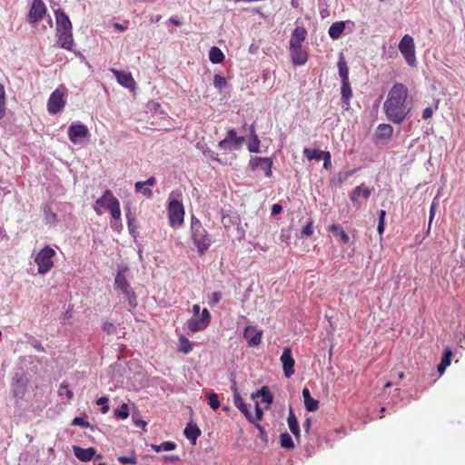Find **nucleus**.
I'll list each match as a JSON object with an SVG mask.
<instances>
[{
	"instance_id": "1",
	"label": "nucleus",
	"mask_w": 465,
	"mask_h": 465,
	"mask_svg": "<svg viewBox=\"0 0 465 465\" xmlns=\"http://www.w3.org/2000/svg\"><path fill=\"white\" fill-rule=\"evenodd\" d=\"M412 107V100L409 96L408 87L396 83L390 89L383 104V110L387 118L394 124H401Z\"/></svg>"
},
{
	"instance_id": "2",
	"label": "nucleus",
	"mask_w": 465,
	"mask_h": 465,
	"mask_svg": "<svg viewBox=\"0 0 465 465\" xmlns=\"http://www.w3.org/2000/svg\"><path fill=\"white\" fill-rule=\"evenodd\" d=\"M99 207L108 210L112 218L118 220L121 217L120 203L118 199L113 194L112 191L106 190L104 194L95 201L94 207L97 214H102Z\"/></svg>"
},
{
	"instance_id": "3",
	"label": "nucleus",
	"mask_w": 465,
	"mask_h": 465,
	"mask_svg": "<svg viewBox=\"0 0 465 465\" xmlns=\"http://www.w3.org/2000/svg\"><path fill=\"white\" fill-rule=\"evenodd\" d=\"M192 239L196 245L200 254H203L211 245V239L207 231L203 227L201 222L195 218H192Z\"/></svg>"
},
{
	"instance_id": "4",
	"label": "nucleus",
	"mask_w": 465,
	"mask_h": 465,
	"mask_svg": "<svg viewBox=\"0 0 465 465\" xmlns=\"http://www.w3.org/2000/svg\"><path fill=\"white\" fill-rule=\"evenodd\" d=\"M55 251L50 246H45L39 251L35 258L39 274H46L54 267L53 258L55 256Z\"/></svg>"
},
{
	"instance_id": "5",
	"label": "nucleus",
	"mask_w": 465,
	"mask_h": 465,
	"mask_svg": "<svg viewBox=\"0 0 465 465\" xmlns=\"http://www.w3.org/2000/svg\"><path fill=\"white\" fill-rule=\"evenodd\" d=\"M184 207L183 203L176 200L172 199L168 203L167 214L169 224L173 228H179L183 223L184 219Z\"/></svg>"
},
{
	"instance_id": "6",
	"label": "nucleus",
	"mask_w": 465,
	"mask_h": 465,
	"mask_svg": "<svg viewBox=\"0 0 465 465\" xmlns=\"http://www.w3.org/2000/svg\"><path fill=\"white\" fill-rule=\"evenodd\" d=\"M399 50L409 66L415 67L417 65L415 44L412 36L404 35L399 43Z\"/></svg>"
},
{
	"instance_id": "7",
	"label": "nucleus",
	"mask_w": 465,
	"mask_h": 465,
	"mask_svg": "<svg viewBox=\"0 0 465 465\" xmlns=\"http://www.w3.org/2000/svg\"><path fill=\"white\" fill-rule=\"evenodd\" d=\"M114 288L124 295L131 308L137 306L136 295L127 282L124 273L121 271L115 276Z\"/></svg>"
},
{
	"instance_id": "8",
	"label": "nucleus",
	"mask_w": 465,
	"mask_h": 465,
	"mask_svg": "<svg viewBox=\"0 0 465 465\" xmlns=\"http://www.w3.org/2000/svg\"><path fill=\"white\" fill-rule=\"evenodd\" d=\"M64 93L57 88L50 95L47 103V110L51 114H56L65 106Z\"/></svg>"
},
{
	"instance_id": "9",
	"label": "nucleus",
	"mask_w": 465,
	"mask_h": 465,
	"mask_svg": "<svg viewBox=\"0 0 465 465\" xmlns=\"http://www.w3.org/2000/svg\"><path fill=\"white\" fill-rule=\"evenodd\" d=\"M67 134L69 140L76 144L80 139H84L89 135V130L86 125L83 124H72L68 127Z\"/></svg>"
},
{
	"instance_id": "10",
	"label": "nucleus",
	"mask_w": 465,
	"mask_h": 465,
	"mask_svg": "<svg viewBox=\"0 0 465 465\" xmlns=\"http://www.w3.org/2000/svg\"><path fill=\"white\" fill-rule=\"evenodd\" d=\"M46 12L45 5L42 0H33L29 13L28 21L30 23H36L40 21Z\"/></svg>"
},
{
	"instance_id": "11",
	"label": "nucleus",
	"mask_w": 465,
	"mask_h": 465,
	"mask_svg": "<svg viewBox=\"0 0 465 465\" xmlns=\"http://www.w3.org/2000/svg\"><path fill=\"white\" fill-rule=\"evenodd\" d=\"M282 363L283 372L286 378H290L294 373V359L292 358V350L289 347L283 349L280 358Z\"/></svg>"
},
{
	"instance_id": "12",
	"label": "nucleus",
	"mask_w": 465,
	"mask_h": 465,
	"mask_svg": "<svg viewBox=\"0 0 465 465\" xmlns=\"http://www.w3.org/2000/svg\"><path fill=\"white\" fill-rule=\"evenodd\" d=\"M111 72L115 76L119 84L123 87L134 90L135 89V81L130 72H124L117 69H111Z\"/></svg>"
},
{
	"instance_id": "13",
	"label": "nucleus",
	"mask_w": 465,
	"mask_h": 465,
	"mask_svg": "<svg viewBox=\"0 0 465 465\" xmlns=\"http://www.w3.org/2000/svg\"><path fill=\"white\" fill-rule=\"evenodd\" d=\"M290 55L294 65H303L308 61V53L302 46H291Z\"/></svg>"
},
{
	"instance_id": "14",
	"label": "nucleus",
	"mask_w": 465,
	"mask_h": 465,
	"mask_svg": "<svg viewBox=\"0 0 465 465\" xmlns=\"http://www.w3.org/2000/svg\"><path fill=\"white\" fill-rule=\"evenodd\" d=\"M261 163L264 164V174L266 177H271L272 174V159L269 157H254L250 160V166L252 170L259 169Z\"/></svg>"
},
{
	"instance_id": "15",
	"label": "nucleus",
	"mask_w": 465,
	"mask_h": 465,
	"mask_svg": "<svg viewBox=\"0 0 465 465\" xmlns=\"http://www.w3.org/2000/svg\"><path fill=\"white\" fill-rule=\"evenodd\" d=\"M262 331L254 326H247L244 330L243 336L247 340L250 346H257L261 343Z\"/></svg>"
},
{
	"instance_id": "16",
	"label": "nucleus",
	"mask_w": 465,
	"mask_h": 465,
	"mask_svg": "<svg viewBox=\"0 0 465 465\" xmlns=\"http://www.w3.org/2000/svg\"><path fill=\"white\" fill-rule=\"evenodd\" d=\"M55 19H56V30H55L56 32L72 31L71 21L63 10L58 9L55 11Z\"/></svg>"
},
{
	"instance_id": "17",
	"label": "nucleus",
	"mask_w": 465,
	"mask_h": 465,
	"mask_svg": "<svg viewBox=\"0 0 465 465\" xmlns=\"http://www.w3.org/2000/svg\"><path fill=\"white\" fill-rule=\"evenodd\" d=\"M372 190L373 189H370L362 185L356 186L350 195V199L352 202L353 205L359 208V198L362 196L364 199H368L371 196Z\"/></svg>"
},
{
	"instance_id": "18",
	"label": "nucleus",
	"mask_w": 465,
	"mask_h": 465,
	"mask_svg": "<svg viewBox=\"0 0 465 465\" xmlns=\"http://www.w3.org/2000/svg\"><path fill=\"white\" fill-rule=\"evenodd\" d=\"M233 404L250 422H253V416L250 412L247 404L244 402L243 399L236 389H234L233 392Z\"/></svg>"
},
{
	"instance_id": "19",
	"label": "nucleus",
	"mask_w": 465,
	"mask_h": 465,
	"mask_svg": "<svg viewBox=\"0 0 465 465\" xmlns=\"http://www.w3.org/2000/svg\"><path fill=\"white\" fill-rule=\"evenodd\" d=\"M58 45L61 48L72 51L74 46V38L72 31L56 32Z\"/></svg>"
},
{
	"instance_id": "20",
	"label": "nucleus",
	"mask_w": 465,
	"mask_h": 465,
	"mask_svg": "<svg viewBox=\"0 0 465 465\" xmlns=\"http://www.w3.org/2000/svg\"><path fill=\"white\" fill-rule=\"evenodd\" d=\"M307 30L303 26H297L293 29L289 42L291 46H302V42L306 39Z\"/></svg>"
},
{
	"instance_id": "21",
	"label": "nucleus",
	"mask_w": 465,
	"mask_h": 465,
	"mask_svg": "<svg viewBox=\"0 0 465 465\" xmlns=\"http://www.w3.org/2000/svg\"><path fill=\"white\" fill-rule=\"evenodd\" d=\"M156 183L154 177H150L144 182H136L134 184L135 191L142 192L143 195L150 198L153 195V191L150 187Z\"/></svg>"
},
{
	"instance_id": "22",
	"label": "nucleus",
	"mask_w": 465,
	"mask_h": 465,
	"mask_svg": "<svg viewBox=\"0 0 465 465\" xmlns=\"http://www.w3.org/2000/svg\"><path fill=\"white\" fill-rule=\"evenodd\" d=\"M73 451L74 456L81 461H89L95 455V449L93 447L83 449L79 446H74Z\"/></svg>"
},
{
	"instance_id": "23",
	"label": "nucleus",
	"mask_w": 465,
	"mask_h": 465,
	"mask_svg": "<svg viewBox=\"0 0 465 465\" xmlns=\"http://www.w3.org/2000/svg\"><path fill=\"white\" fill-rule=\"evenodd\" d=\"M262 398V402L266 403L265 409H268L270 405L273 401V396L267 386H262L260 390H258L256 392H253L252 394V398Z\"/></svg>"
},
{
	"instance_id": "24",
	"label": "nucleus",
	"mask_w": 465,
	"mask_h": 465,
	"mask_svg": "<svg viewBox=\"0 0 465 465\" xmlns=\"http://www.w3.org/2000/svg\"><path fill=\"white\" fill-rule=\"evenodd\" d=\"M287 422L291 432L294 435L295 440L299 441L301 438L300 427L298 420L292 409H290Z\"/></svg>"
},
{
	"instance_id": "25",
	"label": "nucleus",
	"mask_w": 465,
	"mask_h": 465,
	"mask_svg": "<svg viewBox=\"0 0 465 465\" xmlns=\"http://www.w3.org/2000/svg\"><path fill=\"white\" fill-rule=\"evenodd\" d=\"M302 397L305 408L308 411H315L319 409V401L312 398L308 388L302 389Z\"/></svg>"
},
{
	"instance_id": "26",
	"label": "nucleus",
	"mask_w": 465,
	"mask_h": 465,
	"mask_svg": "<svg viewBox=\"0 0 465 465\" xmlns=\"http://www.w3.org/2000/svg\"><path fill=\"white\" fill-rule=\"evenodd\" d=\"M345 29V22L338 21L331 24L329 27L328 33L332 40H337L341 37Z\"/></svg>"
},
{
	"instance_id": "27",
	"label": "nucleus",
	"mask_w": 465,
	"mask_h": 465,
	"mask_svg": "<svg viewBox=\"0 0 465 465\" xmlns=\"http://www.w3.org/2000/svg\"><path fill=\"white\" fill-rule=\"evenodd\" d=\"M393 134V127L389 124H381L377 127L376 136L381 140H389Z\"/></svg>"
},
{
	"instance_id": "28",
	"label": "nucleus",
	"mask_w": 465,
	"mask_h": 465,
	"mask_svg": "<svg viewBox=\"0 0 465 465\" xmlns=\"http://www.w3.org/2000/svg\"><path fill=\"white\" fill-rule=\"evenodd\" d=\"M184 435L194 444L198 437L201 435V430L196 424L188 423L184 429Z\"/></svg>"
},
{
	"instance_id": "29",
	"label": "nucleus",
	"mask_w": 465,
	"mask_h": 465,
	"mask_svg": "<svg viewBox=\"0 0 465 465\" xmlns=\"http://www.w3.org/2000/svg\"><path fill=\"white\" fill-rule=\"evenodd\" d=\"M208 325L205 324L200 317H192L187 322V327L192 332H197L204 330Z\"/></svg>"
},
{
	"instance_id": "30",
	"label": "nucleus",
	"mask_w": 465,
	"mask_h": 465,
	"mask_svg": "<svg viewBox=\"0 0 465 465\" xmlns=\"http://www.w3.org/2000/svg\"><path fill=\"white\" fill-rule=\"evenodd\" d=\"M250 131H251V141L248 143V150L252 153H259L261 141L255 133L253 125L251 126Z\"/></svg>"
},
{
	"instance_id": "31",
	"label": "nucleus",
	"mask_w": 465,
	"mask_h": 465,
	"mask_svg": "<svg viewBox=\"0 0 465 465\" xmlns=\"http://www.w3.org/2000/svg\"><path fill=\"white\" fill-rule=\"evenodd\" d=\"M326 152L327 151H322V150H319V149H310V148H304L303 149V154L310 161H312V160H316V161L322 160V157L325 155Z\"/></svg>"
},
{
	"instance_id": "32",
	"label": "nucleus",
	"mask_w": 465,
	"mask_h": 465,
	"mask_svg": "<svg viewBox=\"0 0 465 465\" xmlns=\"http://www.w3.org/2000/svg\"><path fill=\"white\" fill-rule=\"evenodd\" d=\"M209 59L213 64H220L224 60V54L219 47L213 46L209 51Z\"/></svg>"
},
{
	"instance_id": "33",
	"label": "nucleus",
	"mask_w": 465,
	"mask_h": 465,
	"mask_svg": "<svg viewBox=\"0 0 465 465\" xmlns=\"http://www.w3.org/2000/svg\"><path fill=\"white\" fill-rule=\"evenodd\" d=\"M338 69L339 75L341 79V82L350 81L349 80V67L347 65L346 61L343 56H341L338 61Z\"/></svg>"
},
{
	"instance_id": "34",
	"label": "nucleus",
	"mask_w": 465,
	"mask_h": 465,
	"mask_svg": "<svg viewBox=\"0 0 465 465\" xmlns=\"http://www.w3.org/2000/svg\"><path fill=\"white\" fill-rule=\"evenodd\" d=\"M329 231L333 232L334 234L340 236L341 241L344 243H347L350 241L349 235L345 232V231L339 224H331L329 227Z\"/></svg>"
},
{
	"instance_id": "35",
	"label": "nucleus",
	"mask_w": 465,
	"mask_h": 465,
	"mask_svg": "<svg viewBox=\"0 0 465 465\" xmlns=\"http://www.w3.org/2000/svg\"><path fill=\"white\" fill-rule=\"evenodd\" d=\"M226 138L230 140L231 143H233L234 148H239V146L244 142L243 136H237L236 132L233 128L228 130Z\"/></svg>"
},
{
	"instance_id": "36",
	"label": "nucleus",
	"mask_w": 465,
	"mask_h": 465,
	"mask_svg": "<svg viewBox=\"0 0 465 465\" xmlns=\"http://www.w3.org/2000/svg\"><path fill=\"white\" fill-rule=\"evenodd\" d=\"M193 350L191 341L183 335L179 337V351L187 354Z\"/></svg>"
},
{
	"instance_id": "37",
	"label": "nucleus",
	"mask_w": 465,
	"mask_h": 465,
	"mask_svg": "<svg viewBox=\"0 0 465 465\" xmlns=\"http://www.w3.org/2000/svg\"><path fill=\"white\" fill-rule=\"evenodd\" d=\"M280 444L282 448L292 450L294 449V443L289 433L284 432L280 435Z\"/></svg>"
},
{
	"instance_id": "38",
	"label": "nucleus",
	"mask_w": 465,
	"mask_h": 465,
	"mask_svg": "<svg viewBox=\"0 0 465 465\" xmlns=\"http://www.w3.org/2000/svg\"><path fill=\"white\" fill-rule=\"evenodd\" d=\"M341 98L344 102L348 103V101L352 96V91L351 88L350 81L341 82Z\"/></svg>"
},
{
	"instance_id": "39",
	"label": "nucleus",
	"mask_w": 465,
	"mask_h": 465,
	"mask_svg": "<svg viewBox=\"0 0 465 465\" xmlns=\"http://www.w3.org/2000/svg\"><path fill=\"white\" fill-rule=\"evenodd\" d=\"M207 400L209 401V405L212 409L217 410L220 407V401L218 399V395L213 391H208L205 393Z\"/></svg>"
},
{
	"instance_id": "40",
	"label": "nucleus",
	"mask_w": 465,
	"mask_h": 465,
	"mask_svg": "<svg viewBox=\"0 0 465 465\" xmlns=\"http://www.w3.org/2000/svg\"><path fill=\"white\" fill-rule=\"evenodd\" d=\"M114 415L122 420L127 419L129 417V407L127 403H123L119 409H115Z\"/></svg>"
},
{
	"instance_id": "41",
	"label": "nucleus",
	"mask_w": 465,
	"mask_h": 465,
	"mask_svg": "<svg viewBox=\"0 0 465 465\" xmlns=\"http://www.w3.org/2000/svg\"><path fill=\"white\" fill-rule=\"evenodd\" d=\"M5 115V87L0 84V120Z\"/></svg>"
},
{
	"instance_id": "42",
	"label": "nucleus",
	"mask_w": 465,
	"mask_h": 465,
	"mask_svg": "<svg viewBox=\"0 0 465 465\" xmlns=\"http://www.w3.org/2000/svg\"><path fill=\"white\" fill-rule=\"evenodd\" d=\"M385 215L386 212L384 210H381L379 213V223L377 227V231L380 235H382L385 228Z\"/></svg>"
},
{
	"instance_id": "43",
	"label": "nucleus",
	"mask_w": 465,
	"mask_h": 465,
	"mask_svg": "<svg viewBox=\"0 0 465 465\" xmlns=\"http://www.w3.org/2000/svg\"><path fill=\"white\" fill-rule=\"evenodd\" d=\"M226 80L220 74H215L213 77V85L219 90L223 89L226 85Z\"/></svg>"
},
{
	"instance_id": "44",
	"label": "nucleus",
	"mask_w": 465,
	"mask_h": 465,
	"mask_svg": "<svg viewBox=\"0 0 465 465\" xmlns=\"http://www.w3.org/2000/svg\"><path fill=\"white\" fill-rule=\"evenodd\" d=\"M108 398L107 397H100L97 401H96V404L97 405H101L102 408H101V412L103 414H105L108 412L109 411V405H108Z\"/></svg>"
},
{
	"instance_id": "45",
	"label": "nucleus",
	"mask_w": 465,
	"mask_h": 465,
	"mask_svg": "<svg viewBox=\"0 0 465 465\" xmlns=\"http://www.w3.org/2000/svg\"><path fill=\"white\" fill-rule=\"evenodd\" d=\"M126 218H127V224H128V229L130 231V232L132 234H134L136 231V220L134 217L132 216L131 213H126Z\"/></svg>"
},
{
	"instance_id": "46",
	"label": "nucleus",
	"mask_w": 465,
	"mask_h": 465,
	"mask_svg": "<svg viewBox=\"0 0 465 465\" xmlns=\"http://www.w3.org/2000/svg\"><path fill=\"white\" fill-rule=\"evenodd\" d=\"M44 213H45L46 221H48L50 223L56 222L57 215L51 210L50 207H48V206L45 207Z\"/></svg>"
},
{
	"instance_id": "47",
	"label": "nucleus",
	"mask_w": 465,
	"mask_h": 465,
	"mask_svg": "<svg viewBox=\"0 0 465 465\" xmlns=\"http://www.w3.org/2000/svg\"><path fill=\"white\" fill-rule=\"evenodd\" d=\"M218 146L221 149L228 150V151H232V150L236 149L233 147V143H231L230 140L227 139L226 137L219 142Z\"/></svg>"
},
{
	"instance_id": "48",
	"label": "nucleus",
	"mask_w": 465,
	"mask_h": 465,
	"mask_svg": "<svg viewBox=\"0 0 465 465\" xmlns=\"http://www.w3.org/2000/svg\"><path fill=\"white\" fill-rule=\"evenodd\" d=\"M451 355H452V352H451L450 349L445 350L440 364L445 365L446 367H448L450 364Z\"/></svg>"
},
{
	"instance_id": "49",
	"label": "nucleus",
	"mask_w": 465,
	"mask_h": 465,
	"mask_svg": "<svg viewBox=\"0 0 465 465\" xmlns=\"http://www.w3.org/2000/svg\"><path fill=\"white\" fill-rule=\"evenodd\" d=\"M72 425H74V426H81V427H84V428H88L90 427V422L85 420L84 418L82 417H75L73 420H72Z\"/></svg>"
},
{
	"instance_id": "50",
	"label": "nucleus",
	"mask_w": 465,
	"mask_h": 465,
	"mask_svg": "<svg viewBox=\"0 0 465 465\" xmlns=\"http://www.w3.org/2000/svg\"><path fill=\"white\" fill-rule=\"evenodd\" d=\"M102 329L107 334H113L116 331V327L114 326V324L113 322H104Z\"/></svg>"
},
{
	"instance_id": "51",
	"label": "nucleus",
	"mask_w": 465,
	"mask_h": 465,
	"mask_svg": "<svg viewBox=\"0 0 465 465\" xmlns=\"http://www.w3.org/2000/svg\"><path fill=\"white\" fill-rule=\"evenodd\" d=\"M313 232L312 228V220H309L306 225L302 230V235L303 236H311Z\"/></svg>"
},
{
	"instance_id": "52",
	"label": "nucleus",
	"mask_w": 465,
	"mask_h": 465,
	"mask_svg": "<svg viewBox=\"0 0 465 465\" xmlns=\"http://www.w3.org/2000/svg\"><path fill=\"white\" fill-rule=\"evenodd\" d=\"M117 460L122 464H136L137 463V459L134 456H133V457L119 456Z\"/></svg>"
},
{
	"instance_id": "53",
	"label": "nucleus",
	"mask_w": 465,
	"mask_h": 465,
	"mask_svg": "<svg viewBox=\"0 0 465 465\" xmlns=\"http://www.w3.org/2000/svg\"><path fill=\"white\" fill-rule=\"evenodd\" d=\"M65 391L66 397L71 400L74 397L73 391L69 389L68 385L64 382L61 383L59 387V394L63 395V391Z\"/></svg>"
},
{
	"instance_id": "54",
	"label": "nucleus",
	"mask_w": 465,
	"mask_h": 465,
	"mask_svg": "<svg viewBox=\"0 0 465 465\" xmlns=\"http://www.w3.org/2000/svg\"><path fill=\"white\" fill-rule=\"evenodd\" d=\"M263 411L262 409L260 407L259 403H256L255 405V416L253 417V422L257 423L256 421H259L262 419Z\"/></svg>"
},
{
	"instance_id": "55",
	"label": "nucleus",
	"mask_w": 465,
	"mask_h": 465,
	"mask_svg": "<svg viewBox=\"0 0 465 465\" xmlns=\"http://www.w3.org/2000/svg\"><path fill=\"white\" fill-rule=\"evenodd\" d=\"M176 447V444L173 441H165L161 443L162 451L173 450Z\"/></svg>"
},
{
	"instance_id": "56",
	"label": "nucleus",
	"mask_w": 465,
	"mask_h": 465,
	"mask_svg": "<svg viewBox=\"0 0 465 465\" xmlns=\"http://www.w3.org/2000/svg\"><path fill=\"white\" fill-rule=\"evenodd\" d=\"M331 153H330V152L327 151L325 153V155L322 159V160H323V168L324 169L328 170L331 167Z\"/></svg>"
},
{
	"instance_id": "57",
	"label": "nucleus",
	"mask_w": 465,
	"mask_h": 465,
	"mask_svg": "<svg viewBox=\"0 0 465 465\" xmlns=\"http://www.w3.org/2000/svg\"><path fill=\"white\" fill-rule=\"evenodd\" d=\"M200 319L207 325H209L210 323V321H211V314L209 312V311L207 309H203L202 311V315L200 317Z\"/></svg>"
},
{
	"instance_id": "58",
	"label": "nucleus",
	"mask_w": 465,
	"mask_h": 465,
	"mask_svg": "<svg viewBox=\"0 0 465 465\" xmlns=\"http://www.w3.org/2000/svg\"><path fill=\"white\" fill-rule=\"evenodd\" d=\"M433 115V109L431 107H427L424 109L422 113V118L425 120L430 119Z\"/></svg>"
},
{
	"instance_id": "59",
	"label": "nucleus",
	"mask_w": 465,
	"mask_h": 465,
	"mask_svg": "<svg viewBox=\"0 0 465 465\" xmlns=\"http://www.w3.org/2000/svg\"><path fill=\"white\" fill-rule=\"evenodd\" d=\"M282 211V206L279 203H274L272 207V215H277L279 213H281Z\"/></svg>"
},
{
	"instance_id": "60",
	"label": "nucleus",
	"mask_w": 465,
	"mask_h": 465,
	"mask_svg": "<svg viewBox=\"0 0 465 465\" xmlns=\"http://www.w3.org/2000/svg\"><path fill=\"white\" fill-rule=\"evenodd\" d=\"M222 295L219 292H215L212 294V304H216L221 301Z\"/></svg>"
},
{
	"instance_id": "61",
	"label": "nucleus",
	"mask_w": 465,
	"mask_h": 465,
	"mask_svg": "<svg viewBox=\"0 0 465 465\" xmlns=\"http://www.w3.org/2000/svg\"><path fill=\"white\" fill-rule=\"evenodd\" d=\"M435 210H436V206H435L434 203H432L431 206H430V210L429 229L430 228V224H431L432 220L434 218Z\"/></svg>"
},
{
	"instance_id": "62",
	"label": "nucleus",
	"mask_w": 465,
	"mask_h": 465,
	"mask_svg": "<svg viewBox=\"0 0 465 465\" xmlns=\"http://www.w3.org/2000/svg\"><path fill=\"white\" fill-rule=\"evenodd\" d=\"M255 427L259 430L261 438L262 439L266 438V432H265L263 427L259 423H255Z\"/></svg>"
},
{
	"instance_id": "63",
	"label": "nucleus",
	"mask_w": 465,
	"mask_h": 465,
	"mask_svg": "<svg viewBox=\"0 0 465 465\" xmlns=\"http://www.w3.org/2000/svg\"><path fill=\"white\" fill-rule=\"evenodd\" d=\"M34 348L39 351V352H45V347L39 343L38 341H36L35 344H33Z\"/></svg>"
},
{
	"instance_id": "64",
	"label": "nucleus",
	"mask_w": 465,
	"mask_h": 465,
	"mask_svg": "<svg viewBox=\"0 0 465 465\" xmlns=\"http://www.w3.org/2000/svg\"><path fill=\"white\" fill-rule=\"evenodd\" d=\"M193 317H199L200 306L198 304H194L193 306Z\"/></svg>"
}]
</instances>
